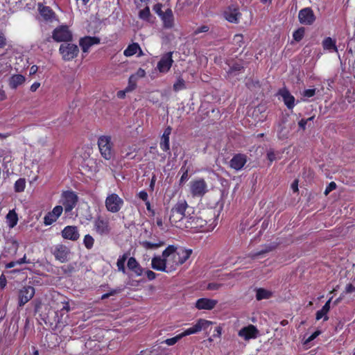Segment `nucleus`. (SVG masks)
<instances>
[{
  "label": "nucleus",
  "mask_w": 355,
  "mask_h": 355,
  "mask_svg": "<svg viewBox=\"0 0 355 355\" xmlns=\"http://www.w3.org/2000/svg\"><path fill=\"white\" fill-rule=\"evenodd\" d=\"M184 199L178 200L171 208L169 216V221L173 226L184 230V224L186 220L187 210H191Z\"/></svg>",
  "instance_id": "1"
},
{
  "label": "nucleus",
  "mask_w": 355,
  "mask_h": 355,
  "mask_svg": "<svg viewBox=\"0 0 355 355\" xmlns=\"http://www.w3.org/2000/svg\"><path fill=\"white\" fill-rule=\"evenodd\" d=\"M273 249H274L273 246H268L264 250H262L258 252L257 253H256V256H259V255L263 254L265 253H268L269 252H271Z\"/></svg>",
  "instance_id": "62"
},
{
  "label": "nucleus",
  "mask_w": 355,
  "mask_h": 355,
  "mask_svg": "<svg viewBox=\"0 0 355 355\" xmlns=\"http://www.w3.org/2000/svg\"><path fill=\"white\" fill-rule=\"evenodd\" d=\"M305 34V28L304 27L298 28L293 33V40L296 42H300L302 40Z\"/></svg>",
  "instance_id": "42"
},
{
  "label": "nucleus",
  "mask_w": 355,
  "mask_h": 355,
  "mask_svg": "<svg viewBox=\"0 0 355 355\" xmlns=\"http://www.w3.org/2000/svg\"><path fill=\"white\" fill-rule=\"evenodd\" d=\"M138 196H139V198L144 202H146L148 200V193L144 190L139 191V193H138Z\"/></svg>",
  "instance_id": "60"
},
{
  "label": "nucleus",
  "mask_w": 355,
  "mask_h": 355,
  "mask_svg": "<svg viewBox=\"0 0 355 355\" xmlns=\"http://www.w3.org/2000/svg\"><path fill=\"white\" fill-rule=\"evenodd\" d=\"M182 336H181V334H178L177 336H175V337H173V338H167L164 340H163L162 342H161L162 344H166L168 346H172V345H174L175 344H176L180 339H182Z\"/></svg>",
  "instance_id": "44"
},
{
  "label": "nucleus",
  "mask_w": 355,
  "mask_h": 355,
  "mask_svg": "<svg viewBox=\"0 0 355 355\" xmlns=\"http://www.w3.org/2000/svg\"><path fill=\"white\" fill-rule=\"evenodd\" d=\"M94 239L90 234H86L83 239V244L87 250L93 248Z\"/></svg>",
  "instance_id": "43"
},
{
  "label": "nucleus",
  "mask_w": 355,
  "mask_h": 355,
  "mask_svg": "<svg viewBox=\"0 0 355 355\" xmlns=\"http://www.w3.org/2000/svg\"><path fill=\"white\" fill-rule=\"evenodd\" d=\"M332 297H330L324 304V305L322 307V309L316 312L315 318L317 320H320L324 318V321H327L329 320V317L327 316V313L330 310V304L332 300Z\"/></svg>",
  "instance_id": "29"
},
{
  "label": "nucleus",
  "mask_w": 355,
  "mask_h": 355,
  "mask_svg": "<svg viewBox=\"0 0 355 355\" xmlns=\"http://www.w3.org/2000/svg\"><path fill=\"white\" fill-rule=\"evenodd\" d=\"M207 220L195 214L194 209L187 210L186 220L184 224V230L192 232L207 231Z\"/></svg>",
  "instance_id": "3"
},
{
  "label": "nucleus",
  "mask_w": 355,
  "mask_h": 355,
  "mask_svg": "<svg viewBox=\"0 0 355 355\" xmlns=\"http://www.w3.org/2000/svg\"><path fill=\"white\" fill-rule=\"evenodd\" d=\"M298 19L300 24L304 25H312L315 21V16L313 10L309 8H302L299 11Z\"/></svg>",
  "instance_id": "14"
},
{
  "label": "nucleus",
  "mask_w": 355,
  "mask_h": 355,
  "mask_svg": "<svg viewBox=\"0 0 355 355\" xmlns=\"http://www.w3.org/2000/svg\"><path fill=\"white\" fill-rule=\"evenodd\" d=\"M35 295V288L31 286H24L18 291V305L23 306L29 302Z\"/></svg>",
  "instance_id": "13"
},
{
  "label": "nucleus",
  "mask_w": 355,
  "mask_h": 355,
  "mask_svg": "<svg viewBox=\"0 0 355 355\" xmlns=\"http://www.w3.org/2000/svg\"><path fill=\"white\" fill-rule=\"evenodd\" d=\"M145 274H146L147 279L149 281L154 280L157 277V274L150 270H147L145 272Z\"/></svg>",
  "instance_id": "56"
},
{
  "label": "nucleus",
  "mask_w": 355,
  "mask_h": 355,
  "mask_svg": "<svg viewBox=\"0 0 355 355\" xmlns=\"http://www.w3.org/2000/svg\"><path fill=\"white\" fill-rule=\"evenodd\" d=\"M192 252L191 249L180 248L177 250L178 263H179L180 266L184 264L189 259Z\"/></svg>",
  "instance_id": "30"
},
{
  "label": "nucleus",
  "mask_w": 355,
  "mask_h": 355,
  "mask_svg": "<svg viewBox=\"0 0 355 355\" xmlns=\"http://www.w3.org/2000/svg\"><path fill=\"white\" fill-rule=\"evenodd\" d=\"M136 87H137L136 78L133 76H131L128 80V85L125 88L126 92H132V91L135 90L136 89Z\"/></svg>",
  "instance_id": "46"
},
{
  "label": "nucleus",
  "mask_w": 355,
  "mask_h": 355,
  "mask_svg": "<svg viewBox=\"0 0 355 355\" xmlns=\"http://www.w3.org/2000/svg\"><path fill=\"white\" fill-rule=\"evenodd\" d=\"M174 251L173 245H168L162 254V256H155L151 260V267L153 269L171 273L169 272L167 257Z\"/></svg>",
  "instance_id": "4"
},
{
  "label": "nucleus",
  "mask_w": 355,
  "mask_h": 355,
  "mask_svg": "<svg viewBox=\"0 0 355 355\" xmlns=\"http://www.w3.org/2000/svg\"><path fill=\"white\" fill-rule=\"evenodd\" d=\"M259 331L257 327L252 324L242 328L239 331V336L243 337L245 340L256 338L258 336Z\"/></svg>",
  "instance_id": "22"
},
{
  "label": "nucleus",
  "mask_w": 355,
  "mask_h": 355,
  "mask_svg": "<svg viewBox=\"0 0 355 355\" xmlns=\"http://www.w3.org/2000/svg\"><path fill=\"white\" fill-rule=\"evenodd\" d=\"M174 251L167 257V261L168 264L169 272H172L175 271L178 266H180L179 263H178L177 258V250L178 248L173 245Z\"/></svg>",
  "instance_id": "28"
},
{
  "label": "nucleus",
  "mask_w": 355,
  "mask_h": 355,
  "mask_svg": "<svg viewBox=\"0 0 355 355\" xmlns=\"http://www.w3.org/2000/svg\"><path fill=\"white\" fill-rule=\"evenodd\" d=\"M59 51L64 61H70L78 56L79 49L76 44L67 42L60 46Z\"/></svg>",
  "instance_id": "10"
},
{
  "label": "nucleus",
  "mask_w": 355,
  "mask_h": 355,
  "mask_svg": "<svg viewBox=\"0 0 355 355\" xmlns=\"http://www.w3.org/2000/svg\"><path fill=\"white\" fill-rule=\"evenodd\" d=\"M151 17L150 8L148 6H146L144 9L141 10L139 12V19L146 21H150Z\"/></svg>",
  "instance_id": "40"
},
{
  "label": "nucleus",
  "mask_w": 355,
  "mask_h": 355,
  "mask_svg": "<svg viewBox=\"0 0 355 355\" xmlns=\"http://www.w3.org/2000/svg\"><path fill=\"white\" fill-rule=\"evenodd\" d=\"M209 31V26H207V25H202L198 28H197L194 31H193V35H197L200 33H207Z\"/></svg>",
  "instance_id": "50"
},
{
  "label": "nucleus",
  "mask_w": 355,
  "mask_h": 355,
  "mask_svg": "<svg viewBox=\"0 0 355 355\" xmlns=\"http://www.w3.org/2000/svg\"><path fill=\"white\" fill-rule=\"evenodd\" d=\"M26 78L21 74H14L8 80L9 87L12 89H16L19 86L25 83Z\"/></svg>",
  "instance_id": "27"
},
{
  "label": "nucleus",
  "mask_w": 355,
  "mask_h": 355,
  "mask_svg": "<svg viewBox=\"0 0 355 355\" xmlns=\"http://www.w3.org/2000/svg\"><path fill=\"white\" fill-rule=\"evenodd\" d=\"M186 83L182 77H178L175 83L173 85V89L174 92H178L179 91L185 89Z\"/></svg>",
  "instance_id": "39"
},
{
  "label": "nucleus",
  "mask_w": 355,
  "mask_h": 355,
  "mask_svg": "<svg viewBox=\"0 0 355 355\" xmlns=\"http://www.w3.org/2000/svg\"><path fill=\"white\" fill-rule=\"evenodd\" d=\"M53 39L58 42H69L73 39V35L67 25H61L55 28L52 34Z\"/></svg>",
  "instance_id": "9"
},
{
  "label": "nucleus",
  "mask_w": 355,
  "mask_h": 355,
  "mask_svg": "<svg viewBox=\"0 0 355 355\" xmlns=\"http://www.w3.org/2000/svg\"><path fill=\"white\" fill-rule=\"evenodd\" d=\"M243 71L244 67L241 63L234 62L232 65L230 66L229 69L227 71V73L229 76H236Z\"/></svg>",
  "instance_id": "35"
},
{
  "label": "nucleus",
  "mask_w": 355,
  "mask_h": 355,
  "mask_svg": "<svg viewBox=\"0 0 355 355\" xmlns=\"http://www.w3.org/2000/svg\"><path fill=\"white\" fill-rule=\"evenodd\" d=\"M7 44V40L3 33L0 32V49L4 48Z\"/></svg>",
  "instance_id": "58"
},
{
  "label": "nucleus",
  "mask_w": 355,
  "mask_h": 355,
  "mask_svg": "<svg viewBox=\"0 0 355 355\" xmlns=\"http://www.w3.org/2000/svg\"><path fill=\"white\" fill-rule=\"evenodd\" d=\"M322 47L324 50L329 51L330 52H336L337 53L338 51L337 46H336V41L334 39H332L330 37H325L322 42Z\"/></svg>",
  "instance_id": "31"
},
{
  "label": "nucleus",
  "mask_w": 355,
  "mask_h": 355,
  "mask_svg": "<svg viewBox=\"0 0 355 355\" xmlns=\"http://www.w3.org/2000/svg\"><path fill=\"white\" fill-rule=\"evenodd\" d=\"M128 268L133 272L136 276L139 277L142 275L144 272V268L141 266L137 259L132 257L128 259L127 263Z\"/></svg>",
  "instance_id": "25"
},
{
  "label": "nucleus",
  "mask_w": 355,
  "mask_h": 355,
  "mask_svg": "<svg viewBox=\"0 0 355 355\" xmlns=\"http://www.w3.org/2000/svg\"><path fill=\"white\" fill-rule=\"evenodd\" d=\"M188 179H189V173H182V176L179 181L180 185L183 184Z\"/></svg>",
  "instance_id": "63"
},
{
  "label": "nucleus",
  "mask_w": 355,
  "mask_h": 355,
  "mask_svg": "<svg viewBox=\"0 0 355 355\" xmlns=\"http://www.w3.org/2000/svg\"><path fill=\"white\" fill-rule=\"evenodd\" d=\"M164 244L165 242L163 241H159L157 243H152L148 241H143L140 242V245L146 250L156 249L164 245Z\"/></svg>",
  "instance_id": "36"
},
{
  "label": "nucleus",
  "mask_w": 355,
  "mask_h": 355,
  "mask_svg": "<svg viewBox=\"0 0 355 355\" xmlns=\"http://www.w3.org/2000/svg\"><path fill=\"white\" fill-rule=\"evenodd\" d=\"M222 286V284L211 282L207 284V288L209 291H216L218 290Z\"/></svg>",
  "instance_id": "53"
},
{
  "label": "nucleus",
  "mask_w": 355,
  "mask_h": 355,
  "mask_svg": "<svg viewBox=\"0 0 355 355\" xmlns=\"http://www.w3.org/2000/svg\"><path fill=\"white\" fill-rule=\"evenodd\" d=\"M60 298V303H58L57 311L55 312L53 322L51 323V325L54 324L53 329H62L68 324V313L71 310L69 302L63 295H61Z\"/></svg>",
  "instance_id": "2"
},
{
  "label": "nucleus",
  "mask_w": 355,
  "mask_h": 355,
  "mask_svg": "<svg viewBox=\"0 0 355 355\" xmlns=\"http://www.w3.org/2000/svg\"><path fill=\"white\" fill-rule=\"evenodd\" d=\"M233 44L239 47H241L244 44L243 35L242 34H236L233 38Z\"/></svg>",
  "instance_id": "47"
},
{
  "label": "nucleus",
  "mask_w": 355,
  "mask_h": 355,
  "mask_svg": "<svg viewBox=\"0 0 355 355\" xmlns=\"http://www.w3.org/2000/svg\"><path fill=\"white\" fill-rule=\"evenodd\" d=\"M172 128L171 126L166 127L164 130V133L161 137L159 146L160 148L164 151L168 152L170 150V135L171 134Z\"/></svg>",
  "instance_id": "24"
},
{
  "label": "nucleus",
  "mask_w": 355,
  "mask_h": 355,
  "mask_svg": "<svg viewBox=\"0 0 355 355\" xmlns=\"http://www.w3.org/2000/svg\"><path fill=\"white\" fill-rule=\"evenodd\" d=\"M63 207L61 205L55 206L51 211H50L56 218H58L63 211Z\"/></svg>",
  "instance_id": "48"
},
{
  "label": "nucleus",
  "mask_w": 355,
  "mask_h": 355,
  "mask_svg": "<svg viewBox=\"0 0 355 355\" xmlns=\"http://www.w3.org/2000/svg\"><path fill=\"white\" fill-rule=\"evenodd\" d=\"M336 184L334 182H331L326 187L324 190V195L327 196L331 191L336 189Z\"/></svg>",
  "instance_id": "55"
},
{
  "label": "nucleus",
  "mask_w": 355,
  "mask_h": 355,
  "mask_svg": "<svg viewBox=\"0 0 355 355\" xmlns=\"http://www.w3.org/2000/svg\"><path fill=\"white\" fill-rule=\"evenodd\" d=\"M52 253L57 260L60 261L61 263H64L68 261V256L70 251L66 245L58 244L54 247Z\"/></svg>",
  "instance_id": "16"
},
{
  "label": "nucleus",
  "mask_w": 355,
  "mask_h": 355,
  "mask_svg": "<svg viewBox=\"0 0 355 355\" xmlns=\"http://www.w3.org/2000/svg\"><path fill=\"white\" fill-rule=\"evenodd\" d=\"M7 284V280L6 276L3 274H1L0 276V288L3 289Z\"/></svg>",
  "instance_id": "61"
},
{
  "label": "nucleus",
  "mask_w": 355,
  "mask_h": 355,
  "mask_svg": "<svg viewBox=\"0 0 355 355\" xmlns=\"http://www.w3.org/2000/svg\"><path fill=\"white\" fill-rule=\"evenodd\" d=\"M279 95L282 97L285 105L288 110H293L295 107V97L291 92L286 88L280 89L279 92Z\"/></svg>",
  "instance_id": "23"
},
{
  "label": "nucleus",
  "mask_w": 355,
  "mask_h": 355,
  "mask_svg": "<svg viewBox=\"0 0 355 355\" xmlns=\"http://www.w3.org/2000/svg\"><path fill=\"white\" fill-rule=\"evenodd\" d=\"M188 164H189V161L188 160H184V161L183 164H182V166L180 168V172L182 173H189V172L190 166H187Z\"/></svg>",
  "instance_id": "59"
},
{
  "label": "nucleus",
  "mask_w": 355,
  "mask_h": 355,
  "mask_svg": "<svg viewBox=\"0 0 355 355\" xmlns=\"http://www.w3.org/2000/svg\"><path fill=\"white\" fill-rule=\"evenodd\" d=\"M162 22L163 26L165 28H171L174 26V17L173 14V11L171 8H168L166 11L162 14L160 17Z\"/></svg>",
  "instance_id": "26"
},
{
  "label": "nucleus",
  "mask_w": 355,
  "mask_h": 355,
  "mask_svg": "<svg viewBox=\"0 0 355 355\" xmlns=\"http://www.w3.org/2000/svg\"><path fill=\"white\" fill-rule=\"evenodd\" d=\"M355 292V286L352 284H348L345 287L346 293H352Z\"/></svg>",
  "instance_id": "64"
},
{
  "label": "nucleus",
  "mask_w": 355,
  "mask_h": 355,
  "mask_svg": "<svg viewBox=\"0 0 355 355\" xmlns=\"http://www.w3.org/2000/svg\"><path fill=\"white\" fill-rule=\"evenodd\" d=\"M56 218L50 211L47 213L44 218V223L45 225H50L57 220Z\"/></svg>",
  "instance_id": "45"
},
{
  "label": "nucleus",
  "mask_w": 355,
  "mask_h": 355,
  "mask_svg": "<svg viewBox=\"0 0 355 355\" xmlns=\"http://www.w3.org/2000/svg\"><path fill=\"white\" fill-rule=\"evenodd\" d=\"M62 236L64 239H68L73 241H77L80 237L78 227L73 225L66 226L62 231Z\"/></svg>",
  "instance_id": "21"
},
{
  "label": "nucleus",
  "mask_w": 355,
  "mask_h": 355,
  "mask_svg": "<svg viewBox=\"0 0 355 355\" xmlns=\"http://www.w3.org/2000/svg\"><path fill=\"white\" fill-rule=\"evenodd\" d=\"M315 89H306L303 91L302 96L304 98H311L315 95Z\"/></svg>",
  "instance_id": "49"
},
{
  "label": "nucleus",
  "mask_w": 355,
  "mask_h": 355,
  "mask_svg": "<svg viewBox=\"0 0 355 355\" xmlns=\"http://www.w3.org/2000/svg\"><path fill=\"white\" fill-rule=\"evenodd\" d=\"M128 253H124L120 256L116 261V266L119 271L122 272L123 274L126 272L125 263L128 257Z\"/></svg>",
  "instance_id": "37"
},
{
  "label": "nucleus",
  "mask_w": 355,
  "mask_h": 355,
  "mask_svg": "<svg viewBox=\"0 0 355 355\" xmlns=\"http://www.w3.org/2000/svg\"><path fill=\"white\" fill-rule=\"evenodd\" d=\"M321 334V331L319 330L315 331L313 332L311 336H309L305 340L304 344L307 345L309 343H311L312 340H313L315 338H316L320 334Z\"/></svg>",
  "instance_id": "52"
},
{
  "label": "nucleus",
  "mask_w": 355,
  "mask_h": 355,
  "mask_svg": "<svg viewBox=\"0 0 355 355\" xmlns=\"http://www.w3.org/2000/svg\"><path fill=\"white\" fill-rule=\"evenodd\" d=\"M272 292L263 288L256 290V299L258 301L270 299L272 296Z\"/></svg>",
  "instance_id": "33"
},
{
  "label": "nucleus",
  "mask_w": 355,
  "mask_h": 355,
  "mask_svg": "<svg viewBox=\"0 0 355 355\" xmlns=\"http://www.w3.org/2000/svg\"><path fill=\"white\" fill-rule=\"evenodd\" d=\"M208 191L207 184L203 178L190 182V192L193 198H202Z\"/></svg>",
  "instance_id": "8"
},
{
  "label": "nucleus",
  "mask_w": 355,
  "mask_h": 355,
  "mask_svg": "<svg viewBox=\"0 0 355 355\" xmlns=\"http://www.w3.org/2000/svg\"><path fill=\"white\" fill-rule=\"evenodd\" d=\"M26 188V180L24 178L18 179L14 185L15 192L20 193L24 191Z\"/></svg>",
  "instance_id": "41"
},
{
  "label": "nucleus",
  "mask_w": 355,
  "mask_h": 355,
  "mask_svg": "<svg viewBox=\"0 0 355 355\" xmlns=\"http://www.w3.org/2000/svg\"><path fill=\"white\" fill-rule=\"evenodd\" d=\"M173 60L172 59V53L169 52L160 59V60L158 62L157 67L159 72L162 73H166L168 72L172 64H173Z\"/></svg>",
  "instance_id": "20"
},
{
  "label": "nucleus",
  "mask_w": 355,
  "mask_h": 355,
  "mask_svg": "<svg viewBox=\"0 0 355 355\" xmlns=\"http://www.w3.org/2000/svg\"><path fill=\"white\" fill-rule=\"evenodd\" d=\"M225 18L230 23L237 24L239 21L241 14L239 8L234 6H230L224 12Z\"/></svg>",
  "instance_id": "19"
},
{
  "label": "nucleus",
  "mask_w": 355,
  "mask_h": 355,
  "mask_svg": "<svg viewBox=\"0 0 355 355\" xmlns=\"http://www.w3.org/2000/svg\"><path fill=\"white\" fill-rule=\"evenodd\" d=\"M98 147L101 155L106 160H110L114 156V144L108 135H101L98 139Z\"/></svg>",
  "instance_id": "5"
},
{
  "label": "nucleus",
  "mask_w": 355,
  "mask_h": 355,
  "mask_svg": "<svg viewBox=\"0 0 355 355\" xmlns=\"http://www.w3.org/2000/svg\"><path fill=\"white\" fill-rule=\"evenodd\" d=\"M248 162V156L243 153H236L233 155L229 162L231 168L238 171H241Z\"/></svg>",
  "instance_id": "15"
},
{
  "label": "nucleus",
  "mask_w": 355,
  "mask_h": 355,
  "mask_svg": "<svg viewBox=\"0 0 355 355\" xmlns=\"http://www.w3.org/2000/svg\"><path fill=\"white\" fill-rule=\"evenodd\" d=\"M267 158L270 161L269 164L270 165L277 159L275 152L272 150H270L269 151H268Z\"/></svg>",
  "instance_id": "57"
},
{
  "label": "nucleus",
  "mask_w": 355,
  "mask_h": 355,
  "mask_svg": "<svg viewBox=\"0 0 355 355\" xmlns=\"http://www.w3.org/2000/svg\"><path fill=\"white\" fill-rule=\"evenodd\" d=\"M124 205L123 200L116 193L108 194L105 200V206L107 211L119 212Z\"/></svg>",
  "instance_id": "7"
},
{
  "label": "nucleus",
  "mask_w": 355,
  "mask_h": 355,
  "mask_svg": "<svg viewBox=\"0 0 355 355\" xmlns=\"http://www.w3.org/2000/svg\"><path fill=\"white\" fill-rule=\"evenodd\" d=\"M62 205L64 211L69 213L76 207L78 197L77 194L73 191H66L62 194Z\"/></svg>",
  "instance_id": "11"
},
{
  "label": "nucleus",
  "mask_w": 355,
  "mask_h": 355,
  "mask_svg": "<svg viewBox=\"0 0 355 355\" xmlns=\"http://www.w3.org/2000/svg\"><path fill=\"white\" fill-rule=\"evenodd\" d=\"M93 225L94 230L100 236H107L112 232L110 220L105 216H97L93 221Z\"/></svg>",
  "instance_id": "6"
},
{
  "label": "nucleus",
  "mask_w": 355,
  "mask_h": 355,
  "mask_svg": "<svg viewBox=\"0 0 355 355\" xmlns=\"http://www.w3.org/2000/svg\"><path fill=\"white\" fill-rule=\"evenodd\" d=\"M101 42L99 37L96 36H85L79 40V45L83 53H88L91 46Z\"/></svg>",
  "instance_id": "17"
},
{
  "label": "nucleus",
  "mask_w": 355,
  "mask_h": 355,
  "mask_svg": "<svg viewBox=\"0 0 355 355\" xmlns=\"http://www.w3.org/2000/svg\"><path fill=\"white\" fill-rule=\"evenodd\" d=\"M6 223L10 228L15 227L18 223V215L15 209L10 210L6 216Z\"/></svg>",
  "instance_id": "32"
},
{
  "label": "nucleus",
  "mask_w": 355,
  "mask_h": 355,
  "mask_svg": "<svg viewBox=\"0 0 355 355\" xmlns=\"http://www.w3.org/2000/svg\"><path fill=\"white\" fill-rule=\"evenodd\" d=\"M139 51L141 52V49L138 43H132L129 44L128 47L124 50L123 55L126 57H130L134 55Z\"/></svg>",
  "instance_id": "34"
},
{
  "label": "nucleus",
  "mask_w": 355,
  "mask_h": 355,
  "mask_svg": "<svg viewBox=\"0 0 355 355\" xmlns=\"http://www.w3.org/2000/svg\"><path fill=\"white\" fill-rule=\"evenodd\" d=\"M162 4L160 3H157L155 5H154L153 9L155 11V12L160 17L162 16V14H163L164 12L162 10Z\"/></svg>",
  "instance_id": "54"
},
{
  "label": "nucleus",
  "mask_w": 355,
  "mask_h": 355,
  "mask_svg": "<svg viewBox=\"0 0 355 355\" xmlns=\"http://www.w3.org/2000/svg\"><path fill=\"white\" fill-rule=\"evenodd\" d=\"M121 288H118V289H112L111 290L110 292L108 293H106L105 294H103L101 299V300H105V299H107L108 297H110V296H112V295H116V293H119V292H121Z\"/></svg>",
  "instance_id": "51"
},
{
  "label": "nucleus",
  "mask_w": 355,
  "mask_h": 355,
  "mask_svg": "<svg viewBox=\"0 0 355 355\" xmlns=\"http://www.w3.org/2000/svg\"><path fill=\"white\" fill-rule=\"evenodd\" d=\"M213 324V322L200 318L197 320L196 323L191 327L188 328L182 333H181L182 338L189 336L193 334L198 333L202 330H206L208 327Z\"/></svg>",
  "instance_id": "12"
},
{
  "label": "nucleus",
  "mask_w": 355,
  "mask_h": 355,
  "mask_svg": "<svg viewBox=\"0 0 355 355\" xmlns=\"http://www.w3.org/2000/svg\"><path fill=\"white\" fill-rule=\"evenodd\" d=\"M40 12L45 20L51 19L54 15L53 10L48 6H42V8H40Z\"/></svg>",
  "instance_id": "38"
},
{
  "label": "nucleus",
  "mask_w": 355,
  "mask_h": 355,
  "mask_svg": "<svg viewBox=\"0 0 355 355\" xmlns=\"http://www.w3.org/2000/svg\"><path fill=\"white\" fill-rule=\"evenodd\" d=\"M218 304V300L206 297L199 298L195 303V307L198 310H212Z\"/></svg>",
  "instance_id": "18"
}]
</instances>
